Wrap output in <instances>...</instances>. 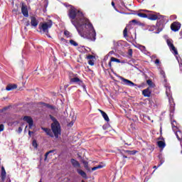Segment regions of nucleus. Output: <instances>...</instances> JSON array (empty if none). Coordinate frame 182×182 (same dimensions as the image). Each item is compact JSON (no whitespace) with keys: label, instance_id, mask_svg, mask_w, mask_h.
Instances as JSON below:
<instances>
[{"label":"nucleus","instance_id":"f257e3e1","mask_svg":"<svg viewBox=\"0 0 182 182\" xmlns=\"http://www.w3.org/2000/svg\"><path fill=\"white\" fill-rule=\"evenodd\" d=\"M68 8L71 23L75 26L81 38L95 42L96 41V31L89 19L83 16L82 11L76 9L72 5H68Z\"/></svg>","mask_w":182,"mask_h":182},{"label":"nucleus","instance_id":"f03ea898","mask_svg":"<svg viewBox=\"0 0 182 182\" xmlns=\"http://www.w3.org/2000/svg\"><path fill=\"white\" fill-rule=\"evenodd\" d=\"M53 25V23L52 22V21L48 20V21L41 23L39 24V29L41 32H43V33H46L47 36H48V38H50V36L48 35V33H49V29L52 28Z\"/></svg>","mask_w":182,"mask_h":182},{"label":"nucleus","instance_id":"7ed1b4c3","mask_svg":"<svg viewBox=\"0 0 182 182\" xmlns=\"http://www.w3.org/2000/svg\"><path fill=\"white\" fill-rule=\"evenodd\" d=\"M50 119L53 121V123L51 124V129L55 139H58L60 136V124L53 117L50 116Z\"/></svg>","mask_w":182,"mask_h":182},{"label":"nucleus","instance_id":"20e7f679","mask_svg":"<svg viewBox=\"0 0 182 182\" xmlns=\"http://www.w3.org/2000/svg\"><path fill=\"white\" fill-rule=\"evenodd\" d=\"M171 126H172V129L173 132H174L176 138L178 139V140L179 141H181V144L182 143L181 140H182V132L180 130H178V127H177V122H176V120H173L171 122Z\"/></svg>","mask_w":182,"mask_h":182},{"label":"nucleus","instance_id":"39448f33","mask_svg":"<svg viewBox=\"0 0 182 182\" xmlns=\"http://www.w3.org/2000/svg\"><path fill=\"white\" fill-rule=\"evenodd\" d=\"M164 87H166V95L168 99L169 105L171 107H174V100L171 95V87L168 84H165Z\"/></svg>","mask_w":182,"mask_h":182},{"label":"nucleus","instance_id":"423d86ee","mask_svg":"<svg viewBox=\"0 0 182 182\" xmlns=\"http://www.w3.org/2000/svg\"><path fill=\"white\" fill-rule=\"evenodd\" d=\"M119 79L122 80V85H125L126 86H130V87H135V89H137V87H141V86L136 85L133 82H132L123 77H119Z\"/></svg>","mask_w":182,"mask_h":182},{"label":"nucleus","instance_id":"0eeeda50","mask_svg":"<svg viewBox=\"0 0 182 182\" xmlns=\"http://www.w3.org/2000/svg\"><path fill=\"white\" fill-rule=\"evenodd\" d=\"M71 83H77L79 86H81L82 87L84 92H87L86 90V85H85V83H83V81L82 80H80L79 77H75L70 79Z\"/></svg>","mask_w":182,"mask_h":182},{"label":"nucleus","instance_id":"6e6552de","mask_svg":"<svg viewBox=\"0 0 182 182\" xmlns=\"http://www.w3.org/2000/svg\"><path fill=\"white\" fill-rule=\"evenodd\" d=\"M180 28H181V24H180L178 22H173L171 25V29L173 32H178V31H180Z\"/></svg>","mask_w":182,"mask_h":182},{"label":"nucleus","instance_id":"1a4fd4ad","mask_svg":"<svg viewBox=\"0 0 182 182\" xmlns=\"http://www.w3.org/2000/svg\"><path fill=\"white\" fill-rule=\"evenodd\" d=\"M167 45L170 48L171 50H173L174 55H178L177 50L176 49V47H174V45H173V43L170 40H167Z\"/></svg>","mask_w":182,"mask_h":182},{"label":"nucleus","instance_id":"9d476101","mask_svg":"<svg viewBox=\"0 0 182 182\" xmlns=\"http://www.w3.org/2000/svg\"><path fill=\"white\" fill-rule=\"evenodd\" d=\"M21 14H23V16L28 18L29 16V12L28 11V7L25 5H22L21 6Z\"/></svg>","mask_w":182,"mask_h":182},{"label":"nucleus","instance_id":"9b49d317","mask_svg":"<svg viewBox=\"0 0 182 182\" xmlns=\"http://www.w3.org/2000/svg\"><path fill=\"white\" fill-rule=\"evenodd\" d=\"M23 119L28 124L30 128L33 126V119H32L31 117L26 116Z\"/></svg>","mask_w":182,"mask_h":182},{"label":"nucleus","instance_id":"f8f14e48","mask_svg":"<svg viewBox=\"0 0 182 182\" xmlns=\"http://www.w3.org/2000/svg\"><path fill=\"white\" fill-rule=\"evenodd\" d=\"M39 24V21L36 19V18L32 16L31 18V26H33L34 28H36L38 25Z\"/></svg>","mask_w":182,"mask_h":182},{"label":"nucleus","instance_id":"ddd939ff","mask_svg":"<svg viewBox=\"0 0 182 182\" xmlns=\"http://www.w3.org/2000/svg\"><path fill=\"white\" fill-rule=\"evenodd\" d=\"M157 69L161 76H163L164 79V82H167V80L166 79V73L164 72V70L161 68V66L158 65Z\"/></svg>","mask_w":182,"mask_h":182},{"label":"nucleus","instance_id":"4468645a","mask_svg":"<svg viewBox=\"0 0 182 182\" xmlns=\"http://www.w3.org/2000/svg\"><path fill=\"white\" fill-rule=\"evenodd\" d=\"M142 95L145 97H150V95H151V91H150V88H146L142 91Z\"/></svg>","mask_w":182,"mask_h":182},{"label":"nucleus","instance_id":"2eb2a0df","mask_svg":"<svg viewBox=\"0 0 182 182\" xmlns=\"http://www.w3.org/2000/svg\"><path fill=\"white\" fill-rule=\"evenodd\" d=\"M1 176L2 181H5V178H6V171H5V168L4 166H1Z\"/></svg>","mask_w":182,"mask_h":182},{"label":"nucleus","instance_id":"dca6fc26","mask_svg":"<svg viewBox=\"0 0 182 182\" xmlns=\"http://www.w3.org/2000/svg\"><path fill=\"white\" fill-rule=\"evenodd\" d=\"M77 171L78 174H80V176H82L83 178H87V175L86 174V172L83 171L82 169H77Z\"/></svg>","mask_w":182,"mask_h":182},{"label":"nucleus","instance_id":"f3484780","mask_svg":"<svg viewBox=\"0 0 182 182\" xmlns=\"http://www.w3.org/2000/svg\"><path fill=\"white\" fill-rule=\"evenodd\" d=\"M41 129L42 130H43V132L46 133V134H48V136H50V137H53V134H52V131L50 129L44 128V127H42Z\"/></svg>","mask_w":182,"mask_h":182},{"label":"nucleus","instance_id":"a211bd4d","mask_svg":"<svg viewBox=\"0 0 182 182\" xmlns=\"http://www.w3.org/2000/svg\"><path fill=\"white\" fill-rule=\"evenodd\" d=\"M17 86L15 84L13 85H7V87H6V90L8 91H11V90H14V89H16Z\"/></svg>","mask_w":182,"mask_h":182},{"label":"nucleus","instance_id":"6ab92c4d","mask_svg":"<svg viewBox=\"0 0 182 182\" xmlns=\"http://www.w3.org/2000/svg\"><path fill=\"white\" fill-rule=\"evenodd\" d=\"M71 163L73 167H80V164H79V161H76L75 159H71Z\"/></svg>","mask_w":182,"mask_h":182},{"label":"nucleus","instance_id":"aec40b11","mask_svg":"<svg viewBox=\"0 0 182 182\" xmlns=\"http://www.w3.org/2000/svg\"><path fill=\"white\" fill-rule=\"evenodd\" d=\"M139 49V50H141L145 55H149V53H149V51H147V50H146V47L144 46L141 45V46Z\"/></svg>","mask_w":182,"mask_h":182},{"label":"nucleus","instance_id":"412c9836","mask_svg":"<svg viewBox=\"0 0 182 182\" xmlns=\"http://www.w3.org/2000/svg\"><path fill=\"white\" fill-rule=\"evenodd\" d=\"M100 112H101L102 115V117H104L105 120L106 122H109V116H107V114H106V112L102 111L100 109Z\"/></svg>","mask_w":182,"mask_h":182},{"label":"nucleus","instance_id":"4be33fe9","mask_svg":"<svg viewBox=\"0 0 182 182\" xmlns=\"http://www.w3.org/2000/svg\"><path fill=\"white\" fill-rule=\"evenodd\" d=\"M157 144L160 149H164V147H166V143L163 141H157Z\"/></svg>","mask_w":182,"mask_h":182},{"label":"nucleus","instance_id":"5701e85b","mask_svg":"<svg viewBox=\"0 0 182 182\" xmlns=\"http://www.w3.org/2000/svg\"><path fill=\"white\" fill-rule=\"evenodd\" d=\"M149 19L151 21H157V19H159V16L156 14H152L149 16Z\"/></svg>","mask_w":182,"mask_h":182},{"label":"nucleus","instance_id":"b1692460","mask_svg":"<svg viewBox=\"0 0 182 182\" xmlns=\"http://www.w3.org/2000/svg\"><path fill=\"white\" fill-rule=\"evenodd\" d=\"M125 153H128V154H130V155H134V154H136V153H137V151L127 150V151H125Z\"/></svg>","mask_w":182,"mask_h":182},{"label":"nucleus","instance_id":"393cba45","mask_svg":"<svg viewBox=\"0 0 182 182\" xmlns=\"http://www.w3.org/2000/svg\"><path fill=\"white\" fill-rule=\"evenodd\" d=\"M111 62H116L117 63H120V60L114 57L111 58Z\"/></svg>","mask_w":182,"mask_h":182},{"label":"nucleus","instance_id":"a878e982","mask_svg":"<svg viewBox=\"0 0 182 182\" xmlns=\"http://www.w3.org/2000/svg\"><path fill=\"white\" fill-rule=\"evenodd\" d=\"M137 15H138V16H139L140 18H147V15H146V14L138 13Z\"/></svg>","mask_w":182,"mask_h":182},{"label":"nucleus","instance_id":"bb28decb","mask_svg":"<svg viewBox=\"0 0 182 182\" xmlns=\"http://www.w3.org/2000/svg\"><path fill=\"white\" fill-rule=\"evenodd\" d=\"M50 153H53V151H50L47 153H46L45 154V159H44V161H46V160L48 159V156H49V154H50Z\"/></svg>","mask_w":182,"mask_h":182},{"label":"nucleus","instance_id":"cd10ccee","mask_svg":"<svg viewBox=\"0 0 182 182\" xmlns=\"http://www.w3.org/2000/svg\"><path fill=\"white\" fill-rule=\"evenodd\" d=\"M70 43L73 46H77V45H78L77 43H76V41H75L73 40H70Z\"/></svg>","mask_w":182,"mask_h":182},{"label":"nucleus","instance_id":"c85d7f7f","mask_svg":"<svg viewBox=\"0 0 182 182\" xmlns=\"http://www.w3.org/2000/svg\"><path fill=\"white\" fill-rule=\"evenodd\" d=\"M124 38H127V28H125L123 31Z\"/></svg>","mask_w":182,"mask_h":182},{"label":"nucleus","instance_id":"c756f323","mask_svg":"<svg viewBox=\"0 0 182 182\" xmlns=\"http://www.w3.org/2000/svg\"><path fill=\"white\" fill-rule=\"evenodd\" d=\"M64 35L67 37V38H70V32L68 31H64Z\"/></svg>","mask_w":182,"mask_h":182},{"label":"nucleus","instance_id":"7c9ffc66","mask_svg":"<svg viewBox=\"0 0 182 182\" xmlns=\"http://www.w3.org/2000/svg\"><path fill=\"white\" fill-rule=\"evenodd\" d=\"M147 85H149V86H150L151 87H153V82L151 81V80H148L146 81Z\"/></svg>","mask_w":182,"mask_h":182},{"label":"nucleus","instance_id":"2f4dec72","mask_svg":"<svg viewBox=\"0 0 182 182\" xmlns=\"http://www.w3.org/2000/svg\"><path fill=\"white\" fill-rule=\"evenodd\" d=\"M33 146L34 149H37L38 148V143L36 142V140L33 141Z\"/></svg>","mask_w":182,"mask_h":182},{"label":"nucleus","instance_id":"473e14b6","mask_svg":"<svg viewBox=\"0 0 182 182\" xmlns=\"http://www.w3.org/2000/svg\"><path fill=\"white\" fill-rule=\"evenodd\" d=\"M154 63H155V65H157V67L158 66H160V60H159V59H156L155 61H154Z\"/></svg>","mask_w":182,"mask_h":182},{"label":"nucleus","instance_id":"72a5a7b5","mask_svg":"<svg viewBox=\"0 0 182 182\" xmlns=\"http://www.w3.org/2000/svg\"><path fill=\"white\" fill-rule=\"evenodd\" d=\"M88 63L90 65V66H94L95 62L92 60H88Z\"/></svg>","mask_w":182,"mask_h":182},{"label":"nucleus","instance_id":"f704fd0d","mask_svg":"<svg viewBox=\"0 0 182 182\" xmlns=\"http://www.w3.org/2000/svg\"><path fill=\"white\" fill-rule=\"evenodd\" d=\"M164 163V159H161L160 160V164L158 165V167H160L161 166H162V164Z\"/></svg>","mask_w":182,"mask_h":182},{"label":"nucleus","instance_id":"c9c22d12","mask_svg":"<svg viewBox=\"0 0 182 182\" xmlns=\"http://www.w3.org/2000/svg\"><path fill=\"white\" fill-rule=\"evenodd\" d=\"M43 106H46V107H48V108H50V109H53V107L50 106V105H48V104L43 103Z\"/></svg>","mask_w":182,"mask_h":182},{"label":"nucleus","instance_id":"e433bc0d","mask_svg":"<svg viewBox=\"0 0 182 182\" xmlns=\"http://www.w3.org/2000/svg\"><path fill=\"white\" fill-rule=\"evenodd\" d=\"M103 167H105V165L100 164L97 166V170H99V168H103Z\"/></svg>","mask_w":182,"mask_h":182},{"label":"nucleus","instance_id":"4c0bfd02","mask_svg":"<svg viewBox=\"0 0 182 182\" xmlns=\"http://www.w3.org/2000/svg\"><path fill=\"white\" fill-rule=\"evenodd\" d=\"M83 164H84L85 168H87V166H88L87 161H83Z\"/></svg>","mask_w":182,"mask_h":182},{"label":"nucleus","instance_id":"58836bf2","mask_svg":"<svg viewBox=\"0 0 182 182\" xmlns=\"http://www.w3.org/2000/svg\"><path fill=\"white\" fill-rule=\"evenodd\" d=\"M93 58H95V56L92 55H89L87 56V59H93Z\"/></svg>","mask_w":182,"mask_h":182},{"label":"nucleus","instance_id":"ea45409f","mask_svg":"<svg viewBox=\"0 0 182 182\" xmlns=\"http://www.w3.org/2000/svg\"><path fill=\"white\" fill-rule=\"evenodd\" d=\"M4 124H0V132H4Z\"/></svg>","mask_w":182,"mask_h":182},{"label":"nucleus","instance_id":"a19ab883","mask_svg":"<svg viewBox=\"0 0 182 182\" xmlns=\"http://www.w3.org/2000/svg\"><path fill=\"white\" fill-rule=\"evenodd\" d=\"M110 55H114V51H109V53L107 54V56H110Z\"/></svg>","mask_w":182,"mask_h":182},{"label":"nucleus","instance_id":"79ce46f5","mask_svg":"<svg viewBox=\"0 0 182 182\" xmlns=\"http://www.w3.org/2000/svg\"><path fill=\"white\" fill-rule=\"evenodd\" d=\"M44 2H45V7L48 8V0H44Z\"/></svg>","mask_w":182,"mask_h":182},{"label":"nucleus","instance_id":"37998d69","mask_svg":"<svg viewBox=\"0 0 182 182\" xmlns=\"http://www.w3.org/2000/svg\"><path fill=\"white\" fill-rule=\"evenodd\" d=\"M134 46H135V48H137V49H139V48H140V46H141V45H140V44H136V45H135Z\"/></svg>","mask_w":182,"mask_h":182},{"label":"nucleus","instance_id":"c03bdc74","mask_svg":"<svg viewBox=\"0 0 182 182\" xmlns=\"http://www.w3.org/2000/svg\"><path fill=\"white\" fill-rule=\"evenodd\" d=\"M129 53L130 56H132V55H133V50L132 49H130L129 50Z\"/></svg>","mask_w":182,"mask_h":182},{"label":"nucleus","instance_id":"a18cd8bd","mask_svg":"<svg viewBox=\"0 0 182 182\" xmlns=\"http://www.w3.org/2000/svg\"><path fill=\"white\" fill-rule=\"evenodd\" d=\"M95 170H97V166L92 168V171H95Z\"/></svg>","mask_w":182,"mask_h":182},{"label":"nucleus","instance_id":"49530a36","mask_svg":"<svg viewBox=\"0 0 182 182\" xmlns=\"http://www.w3.org/2000/svg\"><path fill=\"white\" fill-rule=\"evenodd\" d=\"M156 58H157V55H153L151 56V59H156Z\"/></svg>","mask_w":182,"mask_h":182},{"label":"nucleus","instance_id":"de8ad7c7","mask_svg":"<svg viewBox=\"0 0 182 182\" xmlns=\"http://www.w3.org/2000/svg\"><path fill=\"white\" fill-rule=\"evenodd\" d=\"M18 132L22 133V127H18Z\"/></svg>","mask_w":182,"mask_h":182},{"label":"nucleus","instance_id":"09e8293b","mask_svg":"<svg viewBox=\"0 0 182 182\" xmlns=\"http://www.w3.org/2000/svg\"><path fill=\"white\" fill-rule=\"evenodd\" d=\"M109 68H112V60H110V62L109 63Z\"/></svg>","mask_w":182,"mask_h":182},{"label":"nucleus","instance_id":"8fccbe9b","mask_svg":"<svg viewBox=\"0 0 182 182\" xmlns=\"http://www.w3.org/2000/svg\"><path fill=\"white\" fill-rule=\"evenodd\" d=\"M68 126H73V122H71L68 124Z\"/></svg>","mask_w":182,"mask_h":182},{"label":"nucleus","instance_id":"3c124183","mask_svg":"<svg viewBox=\"0 0 182 182\" xmlns=\"http://www.w3.org/2000/svg\"><path fill=\"white\" fill-rule=\"evenodd\" d=\"M153 168H155V170H157V168H159V166H154L153 167Z\"/></svg>","mask_w":182,"mask_h":182},{"label":"nucleus","instance_id":"603ef678","mask_svg":"<svg viewBox=\"0 0 182 182\" xmlns=\"http://www.w3.org/2000/svg\"><path fill=\"white\" fill-rule=\"evenodd\" d=\"M112 6L114 7V8H115V6H114V2H112Z\"/></svg>","mask_w":182,"mask_h":182},{"label":"nucleus","instance_id":"864d4df0","mask_svg":"<svg viewBox=\"0 0 182 182\" xmlns=\"http://www.w3.org/2000/svg\"><path fill=\"white\" fill-rule=\"evenodd\" d=\"M32 133H33V132L29 131V132H28V134H29V136H31V134Z\"/></svg>","mask_w":182,"mask_h":182},{"label":"nucleus","instance_id":"5fc2aeb1","mask_svg":"<svg viewBox=\"0 0 182 182\" xmlns=\"http://www.w3.org/2000/svg\"><path fill=\"white\" fill-rule=\"evenodd\" d=\"M29 25H31V23H29V21L27 22L26 26H29Z\"/></svg>","mask_w":182,"mask_h":182},{"label":"nucleus","instance_id":"6e6d98bb","mask_svg":"<svg viewBox=\"0 0 182 182\" xmlns=\"http://www.w3.org/2000/svg\"><path fill=\"white\" fill-rule=\"evenodd\" d=\"M132 22L136 23V22H137V21H136V20H132Z\"/></svg>","mask_w":182,"mask_h":182},{"label":"nucleus","instance_id":"4d7b16f0","mask_svg":"<svg viewBox=\"0 0 182 182\" xmlns=\"http://www.w3.org/2000/svg\"><path fill=\"white\" fill-rule=\"evenodd\" d=\"M123 158H124V159H127V156H123Z\"/></svg>","mask_w":182,"mask_h":182},{"label":"nucleus","instance_id":"13d9d810","mask_svg":"<svg viewBox=\"0 0 182 182\" xmlns=\"http://www.w3.org/2000/svg\"><path fill=\"white\" fill-rule=\"evenodd\" d=\"M127 144L128 146H132V144Z\"/></svg>","mask_w":182,"mask_h":182},{"label":"nucleus","instance_id":"bf43d9fd","mask_svg":"<svg viewBox=\"0 0 182 182\" xmlns=\"http://www.w3.org/2000/svg\"><path fill=\"white\" fill-rule=\"evenodd\" d=\"M148 119L150 120V117H148Z\"/></svg>","mask_w":182,"mask_h":182},{"label":"nucleus","instance_id":"052dcab7","mask_svg":"<svg viewBox=\"0 0 182 182\" xmlns=\"http://www.w3.org/2000/svg\"><path fill=\"white\" fill-rule=\"evenodd\" d=\"M160 130H161V127L160 128Z\"/></svg>","mask_w":182,"mask_h":182},{"label":"nucleus","instance_id":"680f3d73","mask_svg":"<svg viewBox=\"0 0 182 182\" xmlns=\"http://www.w3.org/2000/svg\"><path fill=\"white\" fill-rule=\"evenodd\" d=\"M181 35H182V31H181Z\"/></svg>","mask_w":182,"mask_h":182},{"label":"nucleus","instance_id":"e2e57ef3","mask_svg":"<svg viewBox=\"0 0 182 182\" xmlns=\"http://www.w3.org/2000/svg\"><path fill=\"white\" fill-rule=\"evenodd\" d=\"M156 33H159V32H156Z\"/></svg>","mask_w":182,"mask_h":182},{"label":"nucleus","instance_id":"0e129e2a","mask_svg":"<svg viewBox=\"0 0 182 182\" xmlns=\"http://www.w3.org/2000/svg\"><path fill=\"white\" fill-rule=\"evenodd\" d=\"M149 31H152V30H150V29H149Z\"/></svg>","mask_w":182,"mask_h":182},{"label":"nucleus","instance_id":"69168bd1","mask_svg":"<svg viewBox=\"0 0 182 182\" xmlns=\"http://www.w3.org/2000/svg\"><path fill=\"white\" fill-rule=\"evenodd\" d=\"M181 154H182V151H181Z\"/></svg>","mask_w":182,"mask_h":182}]
</instances>
